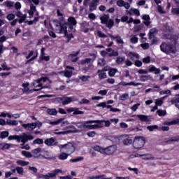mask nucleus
I'll return each instance as SVG.
<instances>
[{"label":"nucleus","mask_w":179,"mask_h":179,"mask_svg":"<svg viewBox=\"0 0 179 179\" xmlns=\"http://www.w3.org/2000/svg\"><path fill=\"white\" fill-rule=\"evenodd\" d=\"M176 42H162L159 48L162 52L166 55H171V54H177V46Z\"/></svg>","instance_id":"nucleus-1"},{"label":"nucleus","mask_w":179,"mask_h":179,"mask_svg":"<svg viewBox=\"0 0 179 179\" xmlns=\"http://www.w3.org/2000/svg\"><path fill=\"white\" fill-rule=\"evenodd\" d=\"M145 138L140 136L136 137L133 143V146L135 149H141L145 146Z\"/></svg>","instance_id":"nucleus-2"},{"label":"nucleus","mask_w":179,"mask_h":179,"mask_svg":"<svg viewBox=\"0 0 179 179\" xmlns=\"http://www.w3.org/2000/svg\"><path fill=\"white\" fill-rule=\"evenodd\" d=\"M88 121H92V124H86L85 128L87 129H97V128H103L104 127V124H103V121L100 120H88Z\"/></svg>","instance_id":"nucleus-3"},{"label":"nucleus","mask_w":179,"mask_h":179,"mask_svg":"<svg viewBox=\"0 0 179 179\" xmlns=\"http://www.w3.org/2000/svg\"><path fill=\"white\" fill-rule=\"evenodd\" d=\"M59 149H66L69 155H72V153H73V152L76 150L75 145H73L72 143H68L67 144L64 145H59Z\"/></svg>","instance_id":"nucleus-4"},{"label":"nucleus","mask_w":179,"mask_h":179,"mask_svg":"<svg viewBox=\"0 0 179 179\" xmlns=\"http://www.w3.org/2000/svg\"><path fill=\"white\" fill-rule=\"evenodd\" d=\"M162 38L164 40H171L172 42L177 43V40H178V36L171 35V32H165L162 36Z\"/></svg>","instance_id":"nucleus-5"},{"label":"nucleus","mask_w":179,"mask_h":179,"mask_svg":"<svg viewBox=\"0 0 179 179\" xmlns=\"http://www.w3.org/2000/svg\"><path fill=\"white\" fill-rule=\"evenodd\" d=\"M117 152V145H110L108 148H103V154L110 156L111 155H114Z\"/></svg>","instance_id":"nucleus-6"},{"label":"nucleus","mask_w":179,"mask_h":179,"mask_svg":"<svg viewBox=\"0 0 179 179\" xmlns=\"http://www.w3.org/2000/svg\"><path fill=\"white\" fill-rule=\"evenodd\" d=\"M100 0H92V1L89 4V10L90 12H94V10H97V6Z\"/></svg>","instance_id":"nucleus-7"},{"label":"nucleus","mask_w":179,"mask_h":179,"mask_svg":"<svg viewBox=\"0 0 179 179\" xmlns=\"http://www.w3.org/2000/svg\"><path fill=\"white\" fill-rule=\"evenodd\" d=\"M59 99V100H61V101H62L63 106H66V104H69L70 103H72V101H73V100H75L74 96H71V97L63 96V97H60Z\"/></svg>","instance_id":"nucleus-8"},{"label":"nucleus","mask_w":179,"mask_h":179,"mask_svg":"<svg viewBox=\"0 0 179 179\" xmlns=\"http://www.w3.org/2000/svg\"><path fill=\"white\" fill-rule=\"evenodd\" d=\"M116 5L119 6V8H125V9H129L131 8V5L128 2H125L124 0H117L116 1Z\"/></svg>","instance_id":"nucleus-9"},{"label":"nucleus","mask_w":179,"mask_h":179,"mask_svg":"<svg viewBox=\"0 0 179 179\" xmlns=\"http://www.w3.org/2000/svg\"><path fill=\"white\" fill-rule=\"evenodd\" d=\"M22 127H23V128H25V129H28V131H33L34 129H36V128H37V124L34 122L22 124Z\"/></svg>","instance_id":"nucleus-10"},{"label":"nucleus","mask_w":179,"mask_h":179,"mask_svg":"<svg viewBox=\"0 0 179 179\" xmlns=\"http://www.w3.org/2000/svg\"><path fill=\"white\" fill-rule=\"evenodd\" d=\"M79 54H80V50L77 51L75 54H70L69 55V59L71 61V62H78L79 59L78 55H79Z\"/></svg>","instance_id":"nucleus-11"},{"label":"nucleus","mask_w":179,"mask_h":179,"mask_svg":"<svg viewBox=\"0 0 179 179\" xmlns=\"http://www.w3.org/2000/svg\"><path fill=\"white\" fill-rule=\"evenodd\" d=\"M93 122H95L85 121L83 122H76V125L77 127L80 128V129H83V128H86V125H87L88 124H93Z\"/></svg>","instance_id":"nucleus-12"},{"label":"nucleus","mask_w":179,"mask_h":179,"mask_svg":"<svg viewBox=\"0 0 179 179\" xmlns=\"http://www.w3.org/2000/svg\"><path fill=\"white\" fill-rule=\"evenodd\" d=\"M62 173V170L61 169H55L54 171H52L51 173H48V175H49V177L50 178H54L58 176V174Z\"/></svg>","instance_id":"nucleus-13"},{"label":"nucleus","mask_w":179,"mask_h":179,"mask_svg":"<svg viewBox=\"0 0 179 179\" xmlns=\"http://www.w3.org/2000/svg\"><path fill=\"white\" fill-rule=\"evenodd\" d=\"M142 83H135V82H130V83H126V82H121L119 83V85L122 86H141Z\"/></svg>","instance_id":"nucleus-14"},{"label":"nucleus","mask_w":179,"mask_h":179,"mask_svg":"<svg viewBox=\"0 0 179 179\" xmlns=\"http://www.w3.org/2000/svg\"><path fill=\"white\" fill-rule=\"evenodd\" d=\"M101 23L102 24H106L107 22L110 20V15L103 14L102 16L100 17Z\"/></svg>","instance_id":"nucleus-15"},{"label":"nucleus","mask_w":179,"mask_h":179,"mask_svg":"<svg viewBox=\"0 0 179 179\" xmlns=\"http://www.w3.org/2000/svg\"><path fill=\"white\" fill-rule=\"evenodd\" d=\"M143 20H144L143 23L145 26H149L152 22H150V16L149 15H144L142 17Z\"/></svg>","instance_id":"nucleus-16"},{"label":"nucleus","mask_w":179,"mask_h":179,"mask_svg":"<svg viewBox=\"0 0 179 179\" xmlns=\"http://www.w3.org/2000/svg\"><path fill=\"white\" fill-rule=\"evenodd\" d=\"M148 71L149 72H154V73L155 75H159V73H160V69H157L155 66L151 65V66H149Z\"/></svg>","instance_id":"nucleus-17"},{"label":"nucleus","mask_w":179,"mask_h":179,"mask_svg":"<svg viewBox=\"0 0 179 179\" xmlns=\"http://www.w3.org/2000/svg\"><path fill=\"white\" fill-rule=\"evenodd\" d=\"M157 34V29H156V28L151 29L149 31L150 40H152V38H154V37H155Z\"/></svg>","instance_id":"nucleus-18"},{"label":"nucleus","mask_w":179,"mask_h":179,"mask_svg":"<svg viewBox=\"0 0 179 179\" xmlns=\"http://www.w3.org/2000/svg\"><path fill=\"white\" fill-rule=\"evenodd\" d=\"M68 22L71 24L70 29H73V26H76L77 22H76V20L75 19V17H69Z\"/></svg>","instance_id":"nucleus-19"},{"label":"nucleus","mask_w":179,"mask_h":179,"mask_svg":"<svg viewBox=\"0 0 179 179\" xmlns=\"http://www.w3.org/2000/svg\"><path fill=\"white\" fill-rule=\"evenodd\" d=\"M3 6H6V8H9V9H12L13 6H15V2L11 1H6L3 3Z\"/></svg>","instance_id":"nucleus-20"},{"label":"nucleus","mask_w":179,"mask_h":179,"mask_svg":"<svg viewBox=\"0 0 179 179\" xmlns=\"http://www.w3.org/2000/svg\"><path fill=\"white\" fill-rule=\"evenodd\" d=\"M54 24L56 27H58V29H59V33H62L65 30V29H66V27L61 26V22L58 20L54 21Z\"/></svg>","instance_id":"nucleus-21"},{"label":"nucleus","mask_w":179,"mask_h":179,"mask_svg":"<svg viewBox=\"0 0 179 179\" xmlns=\"http://www.w3.org/2000/svg\"><path fill=\"white\" fill-rule=\"evenodd\" d=\"M171 142H179V136L169 138L167 141H165V143H168L169 145H170L171 144Z\"/></svg>","instance_id":"nucleus-22"},{"label":"nucleus","mask_w":179,"mask_h":179,"mask_svg":"<svg viewBox=\"0 0 179 179\" xmlns=\"http://www.w3.org/2000/svg\"><path fill=\"white\" fill-rule=\"evenodd\" d=\"M55 142V139L52 137L45 140V144H46L47 146H54Z\"/></svg>","instance_id":"nucleus-23"},{"label":"nucleus","mask_w":179,"mask_h":179,"mask_svg":"<svg viewBox=\"0 0 179 179\" xmlns=\"http://www.w3.org/2000/svg\"><path fill=\"white\" fill-rule=\"evenodd\" d=\"M129 15H130V16H132V15H136V16H141V13L139 12V10L136 8H131L129 10Z\"/></svg>","instance_id":"nucleus-24"},{"label":"nucleus","mask_w":179,"mask_h":179,"mask_svg":"<svg viewBox=\"0 0 179 179\" xmlns=\"http://www.w3.org/2000/svg\"><path fill=\"white\" fill-rule=\"evenodd\" d=\"M141 82H146L148 80H153V78L151 77L150 75L148 76H140Z\"/></svg>","instance_id":"nucleus-25"},{"label":"nucleus","mask_w":179,"mask_h":179,"mask_svg":"<svg viewBox=\"0 0 179 179\" xmlns=\"http://www.w3.org/2000/svg\"><path fill=\"white\" fill-rule=\"evenodd\" d=\"M33 157L37 158L38 157V153H41V148H38L31 151Z\"/></svg>","instance_id":"nucleus-26"},{"label":"nucleus","mask_w":179,"mask_h":179,"mask_svg":"<svg viewBox=\"0 0 179 179\" xmlns=\"http://www.w3.org/2000/svg\"><path fill=\"white\" fill-rule=\"evenodd\" d=\"M136 117L137 118H139L140 121H142L143 122H149L148 116L145 115H137Z\"/></svg>","instance_id":"nucleus-27"},{"label":"nucleus","mask_w":179,"mask_h":179,"mask_svg":"<svg viewBox=\"0 0 179 179\" xmlns=\"http://www.w3.org/2000/svg\"><path fill=\"white\" fill-rule=\"evenodd\" d=\"M59 73V75H62L63 73L66 78H71L73 75L72 71H69L68 70L60 71Z\"/></svg>","instance_id":"nucleus-28"},{"label":"nucleus","mask_w":179,"mask_h":179,"mask_svg":"<svg viewBox=\"0 0 179 179\" xmlns=\"http://www.w3.org/2000/svg\"><path fill=\"white\" fill-rule=\"evenodd\" d=\"M128 57H129V58H131L132 61H134V58H136V59H139V55H138V53H136V52H129L128 53Z\"/></svg>","instance_id":"nucleus-29"},{"label":"nucleus","mask_w":179,"mask_h":179,"mask_svg":"<svg viewBox=\"0 0 179 179\" xmlns=\"http://www.w3.org/2000/svg\"><path fill=\"white\" fill-rule=\"evenodd\" d=\"M143 160H155V157L151 154H145L141 155Z\"/></svg>","instance_id":"nucleus-30"},{"label":"nucleus","mask_w":179,"mask_h":179,"mask_svg":"<svg viewBox=\"0 0 179 179\" xmlns=\"http://www.w3.org/2000/svg\"><path fill=\"white\" fill-rule=\"evenodd\" d=\"M16 163H17V164H18V166H22L23 167H24V166H29V164H30V163L29 162L22 161L20 159L17 160Z\"/></svg>","instance_id":"nucleus-31"},{"label":"nucleus","mask_w":179,"mask_h":179,"mask_svg":"<svg viewBox=\"0 0 179 179\" xmlns=\"http://www.w3.org/2000/svg\"><path fill=\"white\" fill-rule=\"evenodd\" d=\"M88 179H111V178L106 177V175L96 176H91L89 177Z\"/></svg>","instance_id":"nucleus-32"},{"label":"nucleus","mask_w":179,"mask_h":179,"mask_svg":"<svg viewBox=\"0 0 179 179\" xmlns=\"http://www.w3.org/2000/svg\"><path fill=\"white\" fill-rule=\"evenodd\" d=\"M6 124H7V125L16 126L19 124V122L17 120H11L8 119L6 120Z\"/></svg>","instance_id":"nucleus-33"},{"label":"nucleus","mask_w":179,"mask_h":179,"mask_svg":"<svg viewBox=\"0 0 179 179\" xmlns=\"http://www.w3.org/2000/svg\"><path fill=\"white\" fill-rule=\"evenodd\" d=\"M68 156H69V154H66V152H62L59 155L58 158L59 160H66V159H68Z\"/></svg>","instance_id":"nucleus-34"},{"label":"nucleus","mask_w":179,"mask_h":179,"mask_svg":"<svg viewBox=\"0 0 179 179\" xmlns=\"http://www.w3.org/2000/svg\"><path fill=\"white\" fill-rule=\"evenodd\" d=\"M105 24H106V27H108V29H111L114 26V20L109 19Z\"/></svg>","instance_id":"nucleus-35"},{"label":"nucleus","mask_w":179,"mask_h":179,"mask_svg":"<svg viewBox=\"0 0 179 179\" xmlns=\"http://www.w3.org/2000/svg\"><path fill=\"white\" fill-rule=\"evenodd\" d=\"M65 37H67L69 38L68 42L71 40V38H73V35L72 34H68V31L66 30V28H64V30L63 31Z\"/></svg>","instance_id":"nucleus-36"},{"label":"nucleus","mask_w":179,"mask_h":179,"mask_svg":"<svg viewBox=\"0 0 179 179\" xmlns=\"http://www.w3.org/2000/svg\"><path fill=\"white\" fill-rule=\"evenodd\" d=\"M47 113H49L50 115H57V114H58V112L55 108L48 109Z\"/></svg>","instance_id":"nucleus-37"},{"label":"nucleus","mask_w":179,"mask_h":179,"mask_svg":"<svg viewBox=\"0 0 179 179\" xmlns=\"http://www.w3.org/2000/svg\"><path fill=\"white\" fill-rule=\"evenodd\" d=\"M147 129L150 132H153V131H155V129H159V126H157L156 124L155 125L148 126Z\"/></svg>","instance_id":"nucleus-38"},{"label":"nucleus","mask_w":179,"mask_h":179,"mask_svg":"<svg viewBox=\"0 0 179 179\" xmlns=\"http://www.w3.org/2000/svg\"><path fill=\"white\" fill-rule=\"evenodd\" d=\"M129 99V94H123L119 97V100L122 101H125V100H128Z\"/></svg>","instance_id":"nucleus-39"},{"label":"nucleus","mask_w":179,"mask_h":179,"mask_svg":"<svg viewBox=\"0 0 179 179\" xmlns=\"http://www.w3.org/2000/svg\"><path fill=\"white\" fill-rule=\"evenodd\" d=\"M34 145H43L44 140L43 138H36L33 141Z\"/></svg>","instance_id":"nucleus-40"},{"label":"nucleus","mask_w":179,"mask_h":179,"mask_svg":"<svg viewBox=\"0 0 179 179\" xmlns=\"http://www.w3.org/2000/svg\"><path fill=\"white\" fill-rule=\"evenodd\" d=\"M22 155L24 156L25 157H27V159H31V157H33V155L31 154L30 152L27 151H22Z\"/></svg>","instance_id":"nucleus-41"},{"label":"nucleus","mask_w":179,"mask_h":179,"mask_svg":"<svg viewBox=\"0 0 179 179\" xmlns=\"http://www.w3.org/2000/svg\"><path fill=\"white\" fill-rule=\"evenodd\" d=\"M116 72H118V70H117V69H111L108 72V75L109 76H110V78H113V76H115Z\"/></svg>","instance_id":"nucleus-42"},{"label":"nucleus","mask_w":179,"mask_h":179,"mask_svg":"<svg viewBox=\"0 0 179 179\" xmlns=\"http://www.w3.org/2000/svg\"><path fill=\"white\" fill-rule=\"evenodd\" d=\"M94 150H96V152H99L100 153H102L103 155H104V148H101L99 145H95L94 147Z\"/></svg>","instance_id":"nucleus-43"},{"label":"nucleus","mask_w":179,"mask_h":179,"mask_svg":"<svg viewBox=\"0 0 179 179\" xmlns=\"http://www.w3.org/2000/svg\"><path fill=\"white\" fill-rule=\"evenodd\" d=\"M106 62H107V61H106L104 58H100L98 59V65L100 66H104Z\"/></svg>","instance_id":"nucleus-44"},{"label":"nucleus","mask_w":179,"mask_h":179,"mask_svg":"<svg viewBox=\"0 0 179 179\" xmlns=\"http://www.w3.org/2000/svg\"><path fill=\"white\" fill-rule=\"evenodd\" d=\"M63 120H64V118H60V119L57 120V121L50 122L49 124L50 125H58L59 124H61V122H62Z\"/></svg>","instance_id":"nucleus-45"},{"label":"nucleus","mask_w":179,"mask_h":179,"mask_svg":"<svg viewBox=\"0 0 179 179\" xmlns=\"http://www.w3.org/2000/svg\"><path fill=\"white\" fill-rule=\"evenodd\" d=\"M15 170L17 174H20L21 176H23V173H24V170L23 169V167L17 166L15 168Z\"/></svg>","instance_id":"nucleus-46"},{"label":"nucleus","mask_w":179,"mask_h":179,"mask_svg":"<svg viewBox=\"0 0 179 179\" xmlns=\"http://www.w3.org/2000/svg\"><path fill=\"white\" fill-rule=\"evenodd\" d=\"M73 115H79L82 114H85L84 111L79 110V108H75L74 112L73 113Z\"/></svg>","instance_id":"nucleus-47"},{"label":"nucleus","mask_w":179,"mask_h":179,"mask_svg":"<svg viewBox=\"0 0 179 179\" xmlns=\"http://www.w3.org/2000/svg\"><path fill=\"white\" fill-rule=\"evenodd\" d=\"M90 62H93L92 59L86 58L85 59L81 61V65H85V64H90Z\"/></svg>","instance_id":"nucleus-48"},{"label":"nucleus","mask_w":179,"mask_h":179,"mask_svg":"<svg viewBox=\"0 0 179 179\" xmlns=\"http://www.w3.org/2000/svg\"><path fill=\"white\" fill-rule=\"evenodd\" d=\"M8 136H9V131H5L1 133L0 138H1V139H5V138H8Z\"/></svg>","instance_id":"nucleus-49"},{"label":"nucleus","mask_w":179,"mask_h":179,"mask_svg":"<svg viewBox=\"0 0 179 179\" xmlns=\"http://www.w3.org/2000/svg\"><path fill=\"white\" fill-rule=\"evenodd\" d=\"M132 142H133L132 139L131 138H126L123 141V143L126 146H128V145H132Z\"/></svg>","instance_id":"nucleus-50"},{"label":"nucleus","mask_w":179,"mask_h":179,"mask_svg":"<svg viewBox=\"0 0 179 179\" xmlns=\"http://www.w3.org/2000/svg\"><path fill=\"white\" fill-rule=\"evenodd\" d=\"M80 80H82V82H87L89 79H90V77L89 76H83L79 77Z\"/></svg>","instance_id":"nucleus-51"},{"label":"nucleus","mask_w":179,"mask_h":179,"mask_svg":"<svg viewBox=\"0 0 179 179\" xmlns=\"http://www.w3.org/2000/svg\"><path fill=\"white\" fill-rule=\"evenodd\" d=\"M13 145L12 144H9V143H5L2 148H1V150H6L10 148H12Z\"/></svg>","instance_id":"nucleus-52"},{"label":"nucleus","mask_w":179,"mask_h":179,"mask_svg":"<svg viewBox=\"0 0 179 179\" xmlns=\"http://www.w3.org/2000/svg\"><path fill=\"white\" fill-rule=\"evenodd\" d=\"M138 40H139V38H138V37L136 36H132L130 38V41L132 44H136V43H138Z\"/></svg>","instance_id":"nucleus-53"},{"label":"nucleus","mask_w":179,"mask_h":179,"mask_svg":"<svg viewBox=\"0 0 179 179\" xmlns=\"http://www.w3.org/2000/svg\"><path fill=\"white\" fill-rule=\"evenodd\" d=\"M0 117H3V118H5L6 117H8V118H12V115H10L8 113L3 112L0 114Z\"/></svg>","instance_id":"nucleus-54"},{"label":"nucleus","mask_w":179,"mask_h":179,"mask_svg":"<svg viewBox=\"0 0 179 179\" xmlns=\"http://www.w3.org/2000/svg\"><path fill=\"white\" fill-rule=\"evenodd\" d=\"M30 84L29 83H23L22 84V87H24V89H22V92H26L29 90V85Z\"/></svg>","instance_id":"nucleus-55"},{"label":"nucleus","mask_w":179,"mask_h":179,"mask_svg":"<svg viewBox=\"0 0 179 179\" xmlns=\"http://www.w3.org/2000/svg\"><path fill=\"white\" fill-rule=\"evenodd\" d=\"M158 115H159V117H164V115H166V114H167V113L166 112V110H158L157 111Z\"/></svg>","instance_id":"nucleus-56"},{"label":"nucleus","mask_w":179,"mask_h":179,"mask_svg":"<svg viewBox=\"0 0 179 179\" xmlns=\"http://www.w3.org/2000/svg\"><path fill=\"white\" fill-rule=\"evenodd\" d=\"M120 54L118 53V52L115 51V50H112V52L108 54V57H118Z\"/></svg>","instance_id":"nucleus-57"},{"label":"nucleus","mask_w":179,"mask_h":179,"mask_svg":"<svg viewBox=\"0 0 179 179\" xmlns=\"http://www.w3.org/2000/svg\"><path fill=\"white\" fill-rule=\"evenodd\" d=\"M116 43L117 44H124V41L122 40V38H121V36H120L119 35L116 36Z\"/></svg>","instance_id":"nucleus-58"},{"label":"nucleus","mask_w":179,"mask_h":179,"mask_svg":"<svg viewBox=\"0 0 179 179\" xmlns=\"http://www.w3.org/2000/svg\"><path fill=\"white\" fill-rule=\"evenodd\" d=\"M83 159V157H79L78 158L71 159L70 162H72V163H76L78 162H82Z\"/></svg>","instance_id":"nucleus-59"},{"label":"nucleus","mask_w":179,"mask_h":179,"mask_svg":"<svg viewBox=\"0 0 179 179\" xmlns=\"http://www.w3.org/2000/svg\"><path fill=\"white\" fill-rule=\"evenodd\" d=\"M78 103L79 104H89L90 103V101L87 99H83Z\"/></svg>","instance_id":"nucleus-60"},{"label":"nucleus","mask_w":179,"mask_h":179,"mask_svg":"<svg viewBox=\"0 0 179 179\" xmlns=\"http://www.w3.org/2000/svg\"><path fill=\"white\" fill-rule=\"evenodd\" d=\"M99 73V79H106L107 78V74L106 73Z\"/></svg>","instance_id":"nucleus-61"},{"label":"nucleus","mask_w":179,"mask_h":179,"mask_svg":"<svg viewBox=\"0 0 179 179\" xmlns=\"http://www.w3.org/2000/svg\"><path fill=\"white\" fill-rule=\"evenodd\" d=\"M97 35L101 38H106L107 35L103 34L101 31H97Z\"/></svg>","instance_id":"nucleus-62"},{"label":"nucleus","mask_w":179,"mask_h":179,"mask_svg":"<svg viewBox=\"0 0 179 179\" xmlns=\"http://www.w3.org/2000/svg\"><path fill=\"white\" fill-rule=\"evenodd\" d=\"M15 14L13 13H10V14H8L6 17L7 20H13V19H15Z\"/></svg>","instance_id":"nucleus-63"},{"label":"nucleus","mask_w":179,"mask_h":179,"mask_svg":"<svg viewBox=\"0 0 179 179\" xmlns=\"http://www.w3.org/2000/svg\"><path fill=\"white\" fill-rule=\"evenodd\" d=\"M172 13L173 15H179V8H173L172 9Z\"/></svg>","instance_id":"nucleus-64"}]
</instances>
